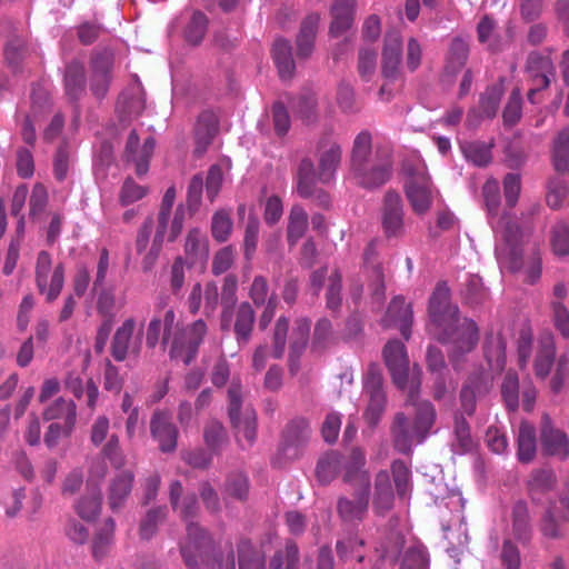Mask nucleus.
<instances>
[{"instance_id":"nucleus-1","label":"nucleus","mask_w":569,"mask_h":569,"mask_svg":"<svg viewBox=\"0 0 569 569\" xmlns=\"http://www.w3.org/2000/svg\"><path fill=\"white\" fill-rule=\"evenodd\" d=\"M208 327L202 319L193 321L184 329L176 323L174 310L167 308V299L160 298L156 303V311L147 327L146 345L153 349L162 336V345H169L171 360L190 365L197 357L199 347L207 336Z\"/></svg>"},{"instance_id":"nucleus-2","label":"nucleus","mask_w":569,"mask_h":569,"mask_svg":"<svg viewBox=\"0 0 569 569\" xmlns=\"http://www.w3.org/2000/svg\"><path fill=\"white\" fill-rule=\"evenodd\" d=\"M428 310L438 340L450 347V361L457 367L459 359L478 343L477 323L471 319H460L458 307L450 303V290L446 283L437 284L429 299Z\"/></svg>"},{"instance_id":"nucleus-3","label":"nucleus","mask_w":569,"mask_h":569,"mask_svg":"<svg viewBox=\"0 0 569 569\" xmlns=\"http://www.w3.org/2000/svg\"><path fill=\"white\" fill-rule=\"evenodd\" d=\"M180 517L187 522V537L180 543V553L189 569H202L210 565V552L213 541L209 532L191 521L199 511L198 500L194 493H189L179 502Z\"/></svg>"},{"instance_id":"nucleus-4","label":"nucleus","mask_w":569,"mask_h":569,"mask_svg":"<svg viewBox=\"0 0 569 569\" xmlns=\"http://www.w3.org/2000/svg\"><path fill=\"white\" fill-rule=\"evenodd\" d=\"M409 399L410 401H413V391H410ZM412 403L416 407L413 422L410 423L406 415L399 412L396 415L392 426L395 449L405 455L411 452L415 443H421L425 441L436 418V411L431 402L421 401Z\"/></svg>"},{"instance_id":"nucleus-5","label":"nucleus","mask_w":569,"mask_h":569,"mask_svg":"<svg viewBox=\"0 0 569 569\" xmlns=\"http://www.w3.org/2000/svg\"><path fill=\"white\" fill-rule=\"evenodd\" d=\"M228 415L237 436H242L249 445H252L257 437V415L256 411L246 407L241 412L242 407V392L241 385L232 381L228 389Z\"/></svg>"},{"instance_id":"nucleus-6","label":"nucleus","mask_w":569,"mask_h":569,"mask_svg":"<svg viewBox=\"0 0 569 569\" xmlns=\"http://www.w3.org/2000/svg\"><path fill=\"white\" fill-rule=\"evenodd\" d=\"M357 184L361 188L373 190L389 181L392 173L391 151L382 153L378 149L372 160L365 162V166L350 171Z\"/></svg>"},{"instance_id":"nucleus-7","label":"nucleus","mask_w":569,"mask_h":569,"mask_svg":"<svg viewBox=\"0 0 569 569\" xmlns=\"http://www.w3.org/2000/svg\"><path fill=\"white\" fill-rule=\"evenodd\" d=\"M363 393L369 398L365 418L371 426H376L387 405L383 378L378 365L371 363L368 367L363 377Z\"/></svg>"},{"instance_id":"nucleus-8","label":"nucleus","mask_w":569,"mask_h":569,"mask_svg":"<svg viewBox=\"0 0 569 569\" xmlns=\"http://www.w3.org/2000/svg\"><path fill=\"white\" fill-rule=\"evenodd\" d=\"M89 89L99 101L103 100L113 79L114 56L111 51L102 50L91 54Z\"/></svg>"},{"instance_id":"nucleus-9","label":"nucleus","mask_w":569,"mask_h":569,"mask_svg":"<svg viewBox=\"0 0 569 569\" xmlns=\"http://www.w3.org/2000/svg\"><path fill=\"white\" fill-rule=\"evenodd\" d=\"M311 436L310 423L306 418L291 419L282 430L281 450L287 458L297 459L308 445Z\"/></svg>"},{"instance_id":"nucleus-10","label":"nucleus","mask_w":569,"mask_h":569,"mask_svg":"<svg viewBox=\"0 0 569 569\" xmlns=\"http://www.w3.org/2000/svg\"><path fill=\"white\" fill-rule=\"evenodd\" d=\"M405 192L412 210L425 214L432 204V182L425 170L412 173L405 184Z\"/></svg>"},{"instance_id":"nucleus-11","label":"nucleus","mask_w":569,"mask_h":569,"mask_svg":"<svg viewBox=\"0 0 569 569\" xmlns=\"http://www.w3.org/2000/svg\"><path fill=\"white\" fill-rule=\"evenodd\" d=\"M403 204L400 194L389 190L385 194L381 210V224L388 239L400 238L405 234Z\"/></svg>"},{"instance_id":"nucleus-12","label":"nucleus","mask_w":569,"mask_h":569,"mask_svg":"<svg viewBox=\"0 0 569 569\" xmlns=\"http://www.w3.org/2000/svg\"><path fill=\"white\" fill-rule=\"evenodd\" d=\"M366 462V455L360 448H352L348 455H343L342 481L357 490H370V475Z\"/></svg>"},{"instance_id":"nucleus-13","label":"nucleus","mask_w":569,"mask_h":569,"mask_svg":"<svg viewBox=\"0 0 569 569\" xmlns=\"http://www.w3.org/2000/svg\"><path fill=\"white\" fill-rule=\"evenodd\" d=\"M540 441L545 455L559 460H566L569 457V438L565 431L553 426L548 413L541 418Z\"/></svg>"},{"instance_id":"nucleus-14","label":"nucleus","mask_w":569,"mask_h":569,"mask_svg":"<svg viewBox=\"0 0 569 569\" xmlns=\"http://www.w3.org/2000/svg\"><path fill=\"white\" fill-rule=\"evenodd\" d=\"M569 528V499L560 498L550 505L541 520L540 531L549 539L563 538Z\"/></svg>"},{"instance_id":"nucleus-15","label":"nucleus","mask_w":569,"mask_h":569,"mask_svg":"<svg viewBox=\"0 0 569 569\" xmlns=\"http://www.w3.org/2000/svg\"><path fill=\"white\" fill-rule=\"evenodd\" d=\"M150 432L161 452L170 453L177 449L179 431L168 411L156 410L152 413Z\"/></svg>"},{"instance_id":"nucleus-16","label":"nucleus","mask_w":569,"mask_h":569,"mask_svg":"<svg viewBox=\"0 0 569 569\" xmlns=\"http://www.w3.org/2000/svg\"><path fill=\"white\" fill-rule=\"evenodd\" d=\"M383 359L393 383L405 389L409 376V359L405 345L399 340H390L383 348Z\"/></svg>"},{"instance_id":"nucleus-17","label":"nucleus","mask_w":569,"mask_h":569,"mask_svg":"<svg viewBox=\"0 0 569 569\" xmlns=\"http://www.w3.org/2000/svg\"><path fill=\"white\" fill-rule=\"evenodd\" d=\"M342 158L341 146L330 138H323L318 143V178L322 183L335 179Z\"/></svg>"},{"instance_id":"nucleus-18","label":"nucleus","mask_w":569,"mask_h":569,"mask_svg":"<svg viewBox=\"0 0 569 569\" xmlns=\"http://www.w3.org/2000/svg\"><path fill=\"white\" fill-rule=\"evenodd\" d=\"M370 490H356L352 498L340 497L337 501V513L346 523H359L367 513L369 507Z\"/></svg>"},{"instance_id":"nucleus-19","label":"nucleus","mask_w":569,"mask_h":569,"mask_svg":"<svg viewBox=\"0 0 569 569\" xmlns=\"http://www.w3.org/2000/svg\"><path fill=\"white\" fill-rule=\"evenodd\" d=\"M402 60V39L398 32H389L385 37L382 49V77L387 81H395L400 74Z\"/></svg>"},{"instance_id":"nucleus-20","label":"nucleus","mask_w":569,"mask_h":569,"mask_svg":"<svg viewBox=\"0 0 569 569\" xmlns=\"http://www.w3.org/2000/svg\"><path fill=\"white\" fill-rule=\"evenodd\" d=\"M385 328L398 327L401 336L409 340L412 325V310L403 297H395L381 320Z\"/></svg>"},{"instance_id":"nucleus-21","label":"nucleus","mask_w":569,"mask_h":569,"mask_svg":"<svg viewBox=\"0 0 569 569\" xmlns=\"http://www.w3.org/2000/svg\"><path fill=\"white\" fill-rule=\"evenodd\" d=\"M254 323L256 311L249 302L243 301L231 310V326L228 331L233 332L239 346H246L251 340Z\"/></svg>"},{"instance_id":"nucleus-22","label":"nucleus","mask_w":569,"mask_h":569,"mask_svg":"<svg viewBox=\"0 0 569 569\" xmlns=\"http://www.w3.org/2000/svg\"><path fill=\"white\" fill-rule=\"evenodd\" d=\"M525 70L538 88H548L556 77V68L548 54L532 51L528 54Z\"/></svg>"},{"instance_id":"nucleus-23","label":"nucleus","mask_w":569,"mask_h":569,"mask_svg":"<svg viewBox=\"0 0 569 569\" xmlns=\"http://www.w3.org/2000/svg\"><path fill=\"white\" fill-rule=\"evenodd\" d=\"M332 21L329 27L331 37L345 34L353 24L356 0H335L330 10Z\"/></svg>"},{"instance_id":"nucleus-24","label":"nucleus","mask_w":569,"mask_h":569,"mask_svg":"<svg viewBox=\"0 0 569 569\" xmlns=\"http://www.w3.org/2000/svg\"><path fill=\"white\" fill-rule=\"evenodd\" d=\"M64 91L71 101H79L86 93V69L80 60H72L64 69Z\"/></svg>"},{"instance_id":"nucleus-25","label":"nucleus","mask_w":569,"mask_h":569,"mask_svg":"<svg viewBox=\"0 0 569 569\" xmlns=\"http://www.w3.org/2000/svg\"><path fill=\"white\" fill-rule=\"evenodd\" d=\"M320 16L316 12L308 14L301 22L297 36V54L300 58H308L313 51L315 39L318 32Z\"/></svg>"},{"instance_id":"nucleus-26","label":"nucleus","mask_w":569,"mask_h":569,"mask_svg":"<svg viewBox=\"0 0 569 569\" xmlns=\"http://www.w3.org/2000/svg\"><path fill=\"white\" fill-rule=\"evenodd\" d=\"M395 493L387 470H380L375 479L373 508L378 515H385L393 506Z\"/></svg>"},{"instance_id":"nucleus-27","label":"nucleus","mask_w":569,"mask_h":569,"mask_svg":"<svg viewBox=\"0 0 569 569\" xmlns=\"http://www.w3.org/2000/svg\"><path fill=\"white\" fill-rule=\"evenodd\" d=\"M238 278L236 274H227L223 278L221 288V306L222 311L220 316L221 330H229L231 326V310H233L238 298Z\"/></svg>"},{"instance_id":"nucleus-28","label":"nucleus","mask_w":569,"mask_h":569,"mask_svg":"<svg viewBox=\"0 0 569 569\" xmlns=\"http://www.w3.org/2000/svg\"><path fill=\"white\" fill-rule=\"evenodd\" d=\"M272 58L280 78L282 80L291 79L295 74L296 63L292 57V47L288 40L279 38L274 41Z\"/></svg>"},{"instance_id":"nucleus-29","label":"nucleus","mask_w":569,"mask_h":569,"mask_svg":"<svg viewBox=\"0 0 569 569\" xmlns=\"http://www.w3.org/2000/svg\"><path fill=\"white\" fill-rule=\"evenodd\" d=\"M136 329V320L130 317L127 318L122 325L116 330L111 341V356L116 361L126 360L129 350L130 341Z\"/></svg>"},{"instance_id":"nucleus-30","label":"nucleus","mask_w":569,"mask_h":569,"mask_svg":"<svg viewBox=\"0 0 569 569\" xmlns=\"http://www.w3.org/2000/svg\"><path fill=\"white\" fill-rule=\"evenodd\" d=\"M343 455L338 451H329L321 456L317 462L316 476L321 485L332 482L342 470Z\"/></svg>"},{"instance_id":"nucleus-31","label":"nucleus","mask_w":569,"mask_h":569,"mask_svg":"<svg viewBox=\"0 0 569 569\" xmlns=\"http://www.w3.org/2000/svg\"><path fill=\"white\" fill-rule=\"evenodd\" d=\"M311 329V320L306 317L298 318L295 321V328L290 338L289 361L292 368L295 362L300 358L305 351Z\"/></svg>"},{"instance_id":"nucleus-32","label":"nucleus","mask_w":569,"mask_h":569,"mask_svg":"<svg viewBox=\"0 0 569 569\" xmlns=\"http://www.w3.org/2000/svg\"><path fill=\"white\" fill-rule=\"evenodd\" d=\"M556 345L551 336L545 337L540 340L539 349L537 351L533 370L537 378L545 380L550 373L551 367L555 362Z\"/></svg>"},{"instance_id":"nucleus-33","label":"nucleus","mask_w":569,"mask_h":569,"mask_svg":"<svg viewBox=\"0 0 569 569\" xmlns=\"http://www.w3.org/2000/svg\"><path fill=\"white\" fill-rule=\"evenodd\" d=\"M134 476L131 471L120 472L110 485L109 505L114 511L122 507L124 500L131 492Z\"/></svg>"},{"instance_id":"nucleus-34","label":"nucleus","mask_w":569,"mask_h":569,"mask_svg":"<svg viewBox=\"0 0 569 569\" xmlns=\"http://www.w3.org/2000/svg\"><path fill=\"white\" fill-rule=\"evenodd\" d=\"M512 532L520 542H528L531 538V520L526 501L518 500L512 507Z\"/></svg>"},{"instance_id":"nucleus-35","label":"nucleus","mask_w":569,"mask_h":569,"mask_svg":"<svg viewBox=\"0 0 569 569\" xmlns=\"http://www.w3.org/2000/svg\"><path fill=\"white\" fill-rule=\"evenodd\" d=\"M475 448V441L471 437L470 426L462 415L455 416L453 439L451 450L456 455L471 452Z\"/></svg>"},{"instance_id":"nucleus-36","label":"nucleus","mask_w":569,"mask_h":569,"mask_svg":"<svg viewBox=\"0 0 569 569\" xmlns=\"http://www.w3.org/2000/svg\"><path fill=\"white\" fill-rule=\"evenodd\" d=\"M517 442V456L519 461L525 463L530 462L537 451L536 429L531 423L527 421L520 423Z\"/></svg>"},{"instance_id":"nucleus-37","label":"nucleus","mask_w":569,"mask_h":569,"mask_svg":"<svg viewBox=\"0 0 569 569\" xmlns=\"http://www.w3.org/2000/svg\"><path fill=\"white\" fill-rule=\"evenodd\" d=\"M496 256L500 267L512 273L520 271L523 267V250L521 242L502 243L496 249Z\"/></svg>"},{"instance_id":"nucleus-38","label":"nucleus","mask_w":569,"mask_h":569,"mask_svg":"<svg viewBox=\"0 0 569 569\" xmlns=\"http://www.w3.org/2000/svg\"><path fill=\"white\" fill-rule=\"evenodd\" d=\"M44 420H56L54 422L76 425L77 406L72 400L64 398L56 399L44 411Z\"/></svg>"},{"instance_id":"nucleus-39","label":"nucleus","mask_w":569,"mask_h":569,"mask_svg":"<svg viewBox=\"0 0 569 569\" xmlns=\"http://www.w3.org/2000/svg\"><path fill=\"white\" fill-rule=\"evenodd\" d=\"M36 91L34 89L30 92V106H19L17 110V121L21 127V136L26 143L33 146L36 142V129H34V120H36Z\"/></svg>"},{"instance_id":"nucleus-40","label":"nucleus","mask_w":569,"mask_h":569,"mask_svg":"<svg viewBox=\"0 0 569 569\" xmlns=\"http://www.w3.org/2000/svg\"><path fill=\"white\" fill-rule=\"evenodd\" d=\"M372 150V136L368 130L360 131L352 143L350 154V171L359 169L365 166V162L370 161Z\"/></svg>"},{"instance_id":"nucleus-41","label":"nucleus","mask_w":569,"mask_h":569,"mask_svg":"<svg viewBox=\"0 0 569 569\" xmlns=\"http://www.w3.org/2000/svg\"><path fill=\"white\" fill-rule=\"evenodd\" d=\"M239 569H266L264 555L248 539L237 546Z\"/></svg>"},{"instance_id":"nucleus-42","label":"nucleus","mask_w":569,"mask_h":569,"mask_svg":"<svg viewBox=\"0 0 569 569\" xmlns=\"http://www.w3.org/2000/svg\"><path fill=\"white\" fill-rule=\"evenodd\" d=\"M469 43L461 37H455L448 49L446 69L448 72L457 73L467 63L469 57Z\"/></svg>"},{"instance_id":"nucleus-43","label":"nucleus","mask_w":569,"mask_h":569,"mask_svg":"<svg viewBox=\"0 0 569 569\" xmlns=\"http://www.w3.org/2000/svg\"><path fill=\"white\" fill-rule=\"evenodd\" d=\"M492 143L483 141H466L460 143V149L465 158L477 167H486L491 162Z\"/></svg>"},{"instance_id":"nucleus-44","label":"nucleus","mask_w":569,"mask_h":569,"mask_svg":"<svg viewBox=\"0 0 569 569\" xmlns=\"http://www.w3.org/2000/svg\"><path fill=\"white\" fill-rule=\"evenodd\" d=\"M308 228V214L300 204L290 209L287 227V240L289 244H296L306 233Z\"/></svg>"},{"instance_id":"nucleus-45","label":"nucleus","mask_w":569,"mask_h":569,"mask_svg":"<svg viewBox=\"0 0 569 569\" xmlns=\"http://www.w3.org/2000/svg\"><path fill=\"white\" fill-rule=\"evenodd\" d=\"M184 252L192 264L208 259V240L199 229H191L188 232L184 243Z\"/></svg>"},{"instance_id":"nucleus-46","label":"nucleus","mask_w":569,"mask_h":569,"mask_svg":"<svg viewBox=\"0 0 569 569\" xmlns=\"http://www.w3.org/2000/svg\"><path fill=\"white\" fill-rule=\"evenodd\" d=\"M116 522L112 518L106 519L92 541V556L101 560L109 552L114 538Z\"/></svg>"},{"instance_id":"nucleus-47","label":"nucleus","mask_w":569,"mask_h":569,"mask_svg":"<svg viewBox=\"0 0 569 569\" xmlns=\"http://www.w3.org/2000/svg\"><path fill=\"white\" fill-rule=\"evenodd\" d=\"M300 563L299 548L288 540L281 550H277L270 560V569H298Z\"/></svg>"},{"instance_id":"nucleus-48","label":"nucleus","mask_w":569,"mask_h":569,"mask_svg":"<svg viewBox=\"0 0 569 569\" xmlns=\"http://www.w3.org/2000/svg\"><path fill=\"white\" fill-rule=\"evenodd\" d=\"M556 482V477L550 470H536L528 481V489L533 502L541 501V493L550 491Z\"/></svg>"},{"instance_id":"nucleus-49","label":"nucleus","mask_w":569,"mask_h":569,"mask_svg":"<svg viewBox=\"0 0 569 569\" xmlns=\"http://www.w3.org/2000/svg\"><path fill=\"white\" fill-rule=\"evenodd\" d=\"M490 223L496 232L501 234L503 243H518L521 242L522 230L520 226L515 222L508 213L495 219H490Z\"/></svg>"},{"instance_id":"nucleus-50","label":"nucleus","mask_w":569,"mask_h":569,"mask_svg":"<svg viewBox=\"0 0 569 569\" xmlns=\"http://www.w3.org/2000/svg\"><path fill=\"white\" fill-rule=\"evenodd\" d=\"M552 160L558 172H569V128L562 129L556 137Z\"/></svg>"},{"instance_id":"nucleus-51","label":"nucleus","mask_w":569,"mask_h":569,"mask_svg":"<svg viewBox=\"0 0 569 569\" xmlns=\"http://www.w3.org/2000/svg\"><path fill=\"white\" fill-rule=\"evenodd\" d=\"M392 479L399 498L405 499L410 496L412 490L411 470L409 466L400 459L391 465Z\"/></svg>"},{"instance_id":"nucleus-52","label":"nucleus","mask_w":569,"mask_h":569,"mask_svg":"<svg viewBox=\"0 0 569 569\" xmlns=\"http://www.w3.org/2000/svg\"><path fill=\"white\" fill-rule=\"evenodd\" d=\"M430 556L422 543L409 547L401 559L400 569H429Z\"/></svg>"},{"instance_id":"nucleus-53","label":"nucleus","mask_w":569,"mask_h":569,"mask_svg":"<svg viewBox=\"0 0 569 569\" xmlns=\"http://www.w3.org/2000/svg\"><path fill=\"white\" fill-rule=\"evenodd\" d=\"M168 509L164 506L147 511L139 526V536L142 540H150L158 531L159 525L167 518Z\"/></svg>"},{"instance_id":"nucleus-54","label":"nucleus","mask_w":569,"mask_h":569,"mask_svg":"<svg viewBox=\"0 0 569 569\" xmlns=\"http://www.w3.org/2000/svg\"><path fill=\"white\" fill-rule=\"evenodd\" d=\"M208 30V18L201 11H194L184 28V39L192 46H198L203 40Z\"/></svg>"},{"instance_id":"nucleus-55","label":"nucleus","mask_w":569,"mask_h":569,"mask_svg":"<svg viewBox=\"0 0 569 569\" xmlns=\"http://www.w3.org/2000/svg\"><path fill=\"white\" fill-rule=\"evenodd\" d=\"M233 221L228 210L221 209L214 212L211 219V234L217 242H226L231 236Z\"/></svg>"},{"instance_id":"nucleus-56","label":"nucleus","mask_w":569,"mask_h":569,"mask_svg":"<svg viewBox=\"0 0 569 569\" xmlns=\"http://www.w3.org/2000/svg\"><path fill=\"white\" fill-rule=\"evenodd\" d=\"M503 90L501 86L488 87L479 99V109L483 118H493L497 114Z\"/></svg>"},{"instance_id":"nucleus-57","label":"nucleus","mask_w":569,"mask_h":569,"mask_svg":"<svg viewBox=\"0 0 569 569\" xmlns=\"http://www.w3.org/2000/svg\"><path fill=\"white\" fill-rule=\"evenodd\" d=\"M203 439L212 453H219L227 442V432L221 422L211 420L204 426Z\"/></svg>"},{"instance_id":"nucleus-58","label":"nucleus","mask_w":569,"mask_h":569,"mask_svg":"<svg viewBox=\"0 0 569 569\" xmlns=\"http://www.w3.org/2000/svg\"><path fill=\"white\" fill-rule=\"evenodd\" d=\"M149 190L147 187L138 184L131 177L124 179L119 190V203L122 207H128L148 194Z\"/></svg>"},{"instance_id":"nucleus-59","label":"nucleus","mask_w":569,"mask_h":569,"mask_svg":"<svg viewBox=\"0 0 569 569\" xmlns=\"http://www.w3.org/2000/svg\"><path fill=\"white\" fill-rule=\"evenodd\" d=\"M101 493L94 489L91 493L83 496L77 503V513L84 520H94L101 509Z\"/></svg>"},{"instance_id":"nucleus-60","label":"nucleus","mask_w":569,"mask_h":569,"mask_svg":"<svg viewBox=\"0 0 569 569\" xmlns=\"http://www.w3.org/2000/svg\"><path fill=\"white\" fill-rule=\"evenodd\" d=\"M569 198V189L567 183L559 178H555L550 180L548 184V193H547V204L553 209L558 210L562 208L566 203H568Z\"/></svg>"},{"instance_id":"nucleus-61","label":"nucleus","mask_w":569,"mask_h":569,"mask_svg":"<svg viewBox=\"0 0 569 569\" xmlns=\"http://www.w3.org/2000/svg\"><path fill=\"white\" fill-rule=\"evenodd\" d=\"M501 395L507 408L516 411L519 407V379L513 372H508L501 385Z\"/></svg>"},{"instance_id":"nucleus-62","label":"nucleus","mask_w":569,"mask_h":569,"mask_svg":"<svg viewBox=\"0 0 569 569\" xmlns=\"http://www.w3.org/2000/svg\"><path fill=\"white\" fill-rule=\"evenodd\" d=\"M70 151L69 142L62 137L53 156V173L58 181H63L69 171Z\"/></svg>"},{"instance_id":"nucleus-63","label":"nucleus","mask_w":569,"mask_h":569,"mask_svg":"<svg viewBox=\"0 0 569 569\" xmlns=\"http://www.w3.org/2000/svg\"><path fill=\"white\" fill-rule=\"evenodd\" d=\"M224 492L237 500H247L249 496L248 477L241 472L230 475L226 480Z\"/></svg>"},{"instance_id":"nucleus-64","label":"nucleus","mask_w":569,"mask_h":569,"mask_svg":"<svg viewBox=\"0 0 569 569\" xmlns=\"http://www.w3.org/2000/svg\"><path fill=\"white\" fill-rule=\"evenodd\" d=\"M341 291V273L338 270H335L329 277V286L326 292V306L332 312H337L340 310L342 303Z\"/></svg>"}]
</instances>
